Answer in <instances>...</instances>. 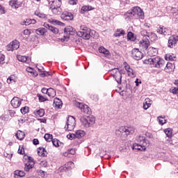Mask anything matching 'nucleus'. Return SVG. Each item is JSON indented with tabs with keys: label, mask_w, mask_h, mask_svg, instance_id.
Returning a JSON list of instances; mask_svg holds the SVG:
<instances>
[{
	"label": "nucleus",
	"mask_w": 178,
	"mask_h": 178,
	"mask_svg": "<svg viewBox=\"0 0 178 178\" xmlns=\"http://www.w3.org/2000/svg\"><path fill=\"white\" fill-rule=\"evenodd\" d=\"M132 58H134L135 60H140V59H143V54L138 49H134L132 50Z\"/></svg>",
	"instance_id": "9d476101"
},
{
	"label": "nucleus",
	"mask_w": 178,
	"mask_h": 178,
	"mask_svg": "<svg viewBox=\"0 0 178 178\" xmlns=\"http://www.w3.org/2000/svg\"><path fill=\"white\" fill-rule=\"evenodd\" d=\"M67 154H70L71 155H74V154H76V149H71L70 150H68L67 153H65L64 156H67Z\"/></svg>",
	"instance_id": "6e6d98bb"
},
{
	"label": "nucleus",
	"mask_w": 178,
	"mask_h": 178,
	"mask_svg": "<svg viewBox=\"0 0 178 178\" xmlns=\"http://www.w3.org/2000/svg\"><path fill=\"white\" fill-rule=\"evenodd\" d=\"M164 70L167 73H172V72H173V70H175V66L173 65V64H172L170 63H168L166 64V66H165Z\"/></svg>",
	"instance_id": "5701e85b"
},
{
	"label": "nucleus",
	"mask_w": 178,
	"mask_h": 178,
	"mask_svg": "<svg viewBox=\"0 0 178 178\" xmlns=\"http://www.w3.org/2000/svg\"><path fill=\"white\" fill-rule=\"evenodd\" d=\"M3 155L6 158H8V159H10V158H12V153H8L5 152Z\"/></svg>",
	"instance_id": "052dcab7"
},
{
	"label": "nucleus",
	"mask_w": 178,
	"mask_h": 178,
	"mask_svg": "<svg viewBox=\"0 0 178 178\" xmlns=\"http://www.w3.org/2000/svg\"><path fill=\"white\" fill-rule=\"evenodd\" d=\"M53 105L55 108H58V109H60L63 105L62 100L59 99H55L54 101Z\"/></svg>",
	"instance_id": "a878e982"
},
{
	"label": "nucleus",
	"mask_w": 178,
	"mask_h": 178,
	"mask_svg": "<svg viewBox=\"0 0 178 178\" xmlns=\"http://www.w3.org/2000/svg\"><path fill=\"white\" fill-rule=\"evenodd\" d=\"M135 131L134 127H121L119 129L115 131V134L121 136V134H126V136H130L134 134Z\"/></svg>",
	"instance_id": "0eeeda50"
},
{
	"label": "nucleus",
	"mask_w": 178,
	"mask_h": 178,
	"mask_svg": "<svg viewBox=\"0 0 178 178\" xmlns=\"http://www.w3.org/2000/svg\"><path fill=\"white\" fill-rule=\"evenodd\" d=\"M38 97L39 99L40 102H45V101H47V99L45 98V97L38 94Z\"/></svg>",
	"instance_id": "5fc2aeb1"
},
{
	"label": "nucleus",
	"mask_w": 178,
	"mask_h": 178,
	"mask_svg": "<svg viewBox=\"0 0 178 178\" xmlns=\"http://www.w3.org/2000/svg\"><path fill=\"white\" fill-rule=\"evenodd\" d=\"M47 95L49 97H51L52 98H54V97L56 95L55 90H54V88H49L47 92Z\"/></svg>",
	"instance_id": "a19ab883"
},
{
	"label": "nucleus",
	"mask_w": 178,
	"mask_h": 178,
	"mask_svg": "<svg viewBox=\"0 0 178 178\" xmlns=\"http://www.w3.org/2000/svg\"><path fill=\"white\" fill-rule=\"evenodd\" d=\"M68 3H70V5H76L77 0H68Z\"/></svg>",
	"instance_id": "e2e57ef3"
},
{
	"label": "nucleus",
	"mask_w": 178,
	"mask_h": 178,
	"mask_svg": "<svg viewBox=\"0 0 178 178\" xmlns=\"http://www.w3.org/2000/svg\"><path fill=\"white\" fill-rule=\"evenodd\" d=\"M157 33H159V34H163V35H166L169 34V30L165 27H160L157 30Z\"/></svg>",
	"instance_id": "cd10ccee"
},
{
	"label": "nucleus",
	"mask_w": 178,
	"mask_h": 178,
	"mask_svg": "<svg viewBox=\"0 0 178 178\" xmlns=\"http://www.w3.org/2000/svg\"><path fill=\"white\" fill-rule=\"evenodd\" d=\"M15 136L18 140H23V138H24V132L22 131H18Z\"/></svg>",
	"instance_id": "58836bf2"
},
{
	"label": "nucleus",
	"mask_w": 178,
	"mask_h": 178,
	"mask_svg": "<svg viewBox=\"0 0 178 178\" xmlns=\"http://www.w3.org/2000/svg\"><path fill=\"white\" fill-rule=\"evenodd\" d=\"M140 34L145 38H143L142 40L140 41V44L142 45H149V39L147 38L148 37V34H149V33H148L147 30L143 29L140 31Z\"/></svg>",
	"instance_id": "1a4fd4ad"
},
{
	"label": "nucleus",
	"mask_w": 178,
	"mask_h": 178,
	"mask_svg": "<svg viewBox=\"0 0 178 178\" xmlns=\"http://www.w3.org/2000/svg\"><path fill=\"white\" fill-rule=\"evenodd\" d=\"M38 154L39 156H47V151L44 147H39L38 150Z\"/></svg>",
	"instance_id": "473e14b6"
},
{
	"label": "nucleus",
	"mask_w": 178,
	"mask_h": 178,
	"mask_svg": "<svg viewBox=\"0 0 178 178\" xmlns=\"http://www.w3.org/2000/svg\"><path fill=\"white\" fill-rule=\"evenodd\" d=\"M11 105L13 106V108H19V106L22 105V100L18 97H14L11 100Z\"/></svg>",
	"instance_id": "6ab92c4d"
},
{
	"label": "nucleus",
	"mask_w": 178,
	"mask_h": 178,
	"mask_svg": "<svg viewBox=\"0 0 178 178\" xmlns=\"http://www.w3.org/2000/svg\"><path fill=\"white\" fill-rule=\"evenodd\" d=\"M26 72H28V73H31V74H33V76H34L35 77H37L38 76V73L34 70V69H33L31 67H28L26 68Z\"/></svg>",
	"instance_id": "f704fd0d"
},
{
	"label": "nucleus",
	"mask_w": 178,
	"mask_h": 178,
	"mask_svg": "<svg viewBox=\"0 0 178 178\" xmlns=\"http://www.w3.org/2000/svg\"><path fill=\"white\" fill-rule=\"evenodd\" d=\"M19 42L17 40H14L9 44V45H19Z\"/></svg>",
	"instance_id": "680f3d73"
},
{
	"label": "nucleus",
	"mask_w": 178,
	"mask_h": 178,
	"mask_svg": "<svg viewBox=\"0 0 178 178\" xmlns=\"http://www.w3.org/2000/svg\"><path fill=\"white\" fill-rule=\"evenodd\" d=\"M67 138L69 140H73V138H76V135L75 134H69L67 135Z\"/></svg>",
	"instance_id": "13d9d810"
},
{
	"label": "nucleus",
	"mask_w": 178,
	"mask_h": 178,
	"mask_svg": "<svg viewBox=\"0 0 178 178\" xmlns=\"http://www.w3.org/2000/svg\"><path fill=\"white\" fill-rule=\"evenodd\" d=\"M124 68L129 77H134L136 76V71L133 68H131L127 63H124Z\"/></svg>",
	"instance_id": "f8f14e48"
},
{
	"label": "nucleus",
	"mask_w": 178,
	"mask_h": 178,
	"mask_svg": "<svg viewBox=\"0 0 178 178\" xmlns=\"http://www.w3.org/2000/svg\"><path fill=\"white\" fill-rule=\"evenodd\" d=\"M157 120H159V124H161V126H163V124L166 123V120L162 116L158 117Z\"/></svg>",
	"instance_id": "09e8293b"
},
{
	"label": "nucleus",
	"mask_w": 178,
	"mask_h": 178,
	"mask_svg": "<svg viewBox=\"0 0 178 178\" xmlns=\"http://www.w3.org/2000/svg\"><path fill=\"white\" fill-rule=\"evenodd\" d=\"M124 19L129 20L130 19H144V11L140 7H133L132 9L128 10L124 14Z\"/></svg>",
	"instance_id": "f257e3e1"
},
{
	"label": "nucleus",
	"mask_w": 178,
	"mask_h": 178,
	"mask_svg": "<svg viewBox=\"0 0 178 178\" xmlns=\"http://www.w3.org/2000/svg\"><path fill=\"white\" fill-rule=\"evenodd\" d=\"M51 24H58V26H63V23L56 19H49Z\"/></svg>",
	"instance_id": "8fccbe9b"
},
{
	"label": "nucleus",
	"mask_w": 178,
	"mask_h": 178,
	"mask_svg": "<svg viewBox=\"0 0 178 178\" xmlns=\"http://www.w3.org/2000/svg\"><path fill=\"white\" fill-rule=\"evenodd\" d=\"M99 52H100V54H103L104 55H109V50L105 49V47L102 46L99 48Z\"/></svg>",
	"instance_id": "ea45409f"
},
{
	"label": "nucleus",
	"mask_w": 178,
	"mask_h": 178,
	"mask_svg": "<svg viewBox=\"0 0 178 178\" xmlns=\"http://www.w3.org/2000/svg\"><path fill=\"white\" fill-rule=\"evenodd\" d=\"M136 143L133 145V149H138V151H145L148 147V140L145 136H139L136 138Z\"/></svg>",
	"instance_id": "7ed1b4c3"
},
{
	"label": "nucleus",
	"mask_w": 178,
	"mask_h": 178,
	"mask_svg": "<svg viewBox=\"0 0 178 178\" xmlns=\"http://www.w3.org/2000/svg\"><path fill=\"white\" fill-rule=\"evenodd\" d=\"M176 56L172 54H166L165 55V60H175Z\"/></svg>",
	"instance_id": "3c124183"
},
{
	"label": "nucleus",
	"mask_w": 178,
	"mask_h": 178,
	"mask_svg": "<svg viewBox=\"0 0 178 178\" xmlns=\"http://www.w3.org/2000/svg\"><path fill=\"white\" fill-rule=\"evenodd\" d=\"M29 106H24L21 108V113L22 115H26V113H29Z\"/></svg>",
	"instance_id": "864d4df0"
},
{
	"label": "nucleus",
	"mask_w": 178,
	"mask_h": 178,
	"mask_svg": "<svg viewBox=\"0 0 178 178\" xmlns=\"http://www.w3.org/2000/svg\"><path fill=\"white\" fill-rule=\"evenodd\" d=\"M115 72H117V74H113V77L115 79V81L118 84H120L122 83V73H120V71L119 70H115Z\"/></svg>",
	"instance_id": "aec40b11"
},
{
	"label": "nucleus",
	"mask_w": 178,
	"mask_h": 178,
	"mask_svg": "<svg viewBox=\"0 0 178 178\" xmlns=\"http://www.w3.org/2000/svg\"><path fill=\"white\" fill-rule=\"evenodd\" d=\"M80 121L81 122L82 126L88 129V127H91L95 124V117L90 115L88 117H81L80 118Z\"/></svg>",
	"instance_id": "423d86ee"
},
{
	"label": "nucleus",
	"mask_w": 178,
	"mask_h": 178,
	"mask_svg": "<svg viewBox=\"0 0 178 178\" xmlns=\"http://www.w3.org/2000/svg\"><path fill=\"white\" fill-rule=\"evenodd\" d=\"M40 76L41 77H45L47 76H51V74H49V72H42L40 74Z\"/></svg>",
	"instance_id": "69168bd1"
},
{
	"label": "nucleus",
	"mask_w": 178,
	"mask_h": 178,
	"mask_svg": "<svg viewBox=\"0 0 178 178\" xmlns=\"http://www.w3.org/2000/svg\"><path fill=\"white\" fill-rule=\"evenodd\" d=\"M164 133L168 138H170V137H172V129L170 128L165 129Z\"/></svg>",
	"instance_id": "c03bdc74"
},
{
	"label": "nucleus",
	"mask_w": 178,
	"mask_h": 178,
	"mask_svg": "<svg viewBox=\"0 0 178 178\" xmlns=\"http://www.w3.org/2000/svg\"><path fill=\"white\" fill-rule=\"evenodd\" d=\"M124 34H126V32L124 31V30L122 29H119L115 31L114 37H122V35H124Z\"/></svg>",
	"instance_id": "393cba45"
},
{
	"label": "nucleus",
	"mask_w": 178,
	"mask_h": 178,
	"mask_svg": "<svg viewBox=\"0 0 178 178\" xmlns=\"http://www.w3.org/2000/svg\"><path fill=\"white\" fill-rule=\"evenodd\" d=\"M95 34H97L95 31H91V29L84 25L81 26L80 31L76 32L78 37H81L83 40H90L91 37L92 38H97V36L94 35Z\"/></svg>",
	"instance_id": "f03ea898"
},
{
	"label": "nucleus",
	"mask_w": 178,
	"mask_h": 178,
	"mask_svg": "<svg viewBox=\"0 0 178 178\" xmlns=\"http://www.w3.org/2000/svg\"><path fill=\"white\" fill-rule=\"evenodd\" d=\"M127 37L128 41L134 42V40L136 39V36H134V33H133L131 31L128 32Z\"/></svg>",
	"instance_id": "c9c22d12"
},
{
	"label": "nucleus",
	"mask_w": 178,
	"mask_h": 178,
	"mask_svg": "<svg viewBox=\"0 0 178 178\" xmlns=\"http://www.w3.org/2000/svg\"><path fill=\"white\" fill-rule=\"evenodd\" d=\"M5 13V8L0 6V15H3Z\"/></svg>",
	"instance_id": "338daca9"
},
{
	"label": "nucleus",
	"mask_w": 178,
	"mask_h": 178,
	"mask_svg": "<svg viewBox=\"0 0 178 178\" xmlns=\"http://www.w3.org/2000/svg\"><path fill=\"white\" fill-rule=\"evenodd\" d=\"M52 144L54 147H59V140L58 139H53Z\"/></svg>",
	"instance_id": "4d7b16f0"
},
{
	"label": "nucleus",
	"mask_w": 178,
	"mask_h": 178,
	"mask_svg": "<svg viewBox=\"0 0 178 178\" xmlns=\"http://www.w3.org/2000/svg\"><path fill=\"white\" fill-rule=\"evenodd\" d=\"M174 84H175L176 86H172L170 88V92H172V94H175L176 95H178V80L175 81L174 82Z\"/></svg>",
	"instance_id": "b1692460"
},
{
	"label": "nucleus",
	"mask_w": 178,
	"mask_h": 178,
	"mask_svg": "<svg viewBox=\"0 0 178 178\" xmlns=\"http://www.w3.org/2000/svg\"><path fill=\"white\" fill-rule=\"evenodd\" d=\"M21 24L22 26H30V24H31L30 19H24L21 22Z\"/></svg>",
	"instance_id": "603ef678"
},
{
	"label": "nucleus",
	"mask_w": 178,
	"mask_h": 178,
	"mask_svg": "<svg viewBox=\"0 0 178 178\" xmlns=\"http://www.w3.org/2000/svg\"><path fill=\"white\" fill-rule=\"evenodd\" d=\"M16 81H17V77L15 75H11L7 79L8 84H15Z\"/></svg>",
	"instance_id": "c756f323"
},
{
	"label": "nucleus",
	"mask_w": 178,
	"mask_h": 178,
	"mask_svg": "<svg viewBox=\"0 0 178 178\" xmlns=\"http://www.w3.org/2000/svg\"><path fill=\"white\" fill-rule=\"evenodd\" d=\"M76 127V119L73 116H68L65 126L66 131H72Z\"/></svg>",
	"instance_id": "6e6552de"
},
{
	"label": "nucleus",
	"mask_w": 178,
	"mask_h": 178,
	"mask_svg": "<svg viewBox=\"0 0 178 178\" xmlns=\"http://www.w3.org/2000/svg\"><path fill=\"white\" fill-rule=\"evenodd\" d=\"M35 33L38 35H45V33H47V29L45 28H39L35 30Z\"/></svg>",
	"instance_id": "7c9ffc66"
},
{
	"label": "nucleus",
	"mask_w": 178,
	"mask_h": 178,
	"mask_svg": "<svg viewBox=\"0 0 178 178\" xmlns=\"http://www.w3.org/2000/svg\"><path fill=\"white\" fill-rule=\"evenodd\" d=\"M33 144L34 145H38V144H40V141H38V139L35 138L33 140Z\"/></svg>",
	"instance_id": "774afa93"
},
{
	"label": "nucleus",
	"mask_w": 178,
	"mask_h": 178,
	"mask_svg": "<svg viewBox=\"0 0 178 178\" xmlns=\"http://www.w3.org/2000/svg\"><path fill=\"white\" fill-rule=\"evenodd\" d=\"M143 63L145 65H153L154 67H158L159 69H162L165 66V60L158 56L146 58L143 60Z\"/></svg>",
	"instance_id": "20e7f679"
},
{
	"label": "nucleus",
	"mask_w": 178,
	"mask_h": 178,
	"mask_svg": "<svg viewBox=\"0 0 178 178\" xmlns=\"http://www.w3.org/2000/svg\"><path fill=\"white\" fill-rule=\"evenodd\" d=\"M5 60V55L0 53V65Z\"/></svg>",
	"instance_id": "0e129e2a"
},
{
	"label": "nucleus",
	"mask_w": 178,
	"mask_h": 178,
	"mask_svg": "<svg viewBox=\"0 0 178 178\" xmlns=\"http://www.w3.org/2000/svg\"><path fill=\"white\" fill-rule=\"evenodd\" d=\"M77 108H79L81 109V112H83L84 113H90V107L88 106L83 104V103H77L76 104Z\"/></svg>",
	"instance_id": "4468645a"
},
{
	"label": "nucleus",
	"mask_w": 178,
	"mask_h": 178,
	"mask_svg": "<svg viewBox=\"0 0 178 178\" xmlns=\"http://www.w3.org/2000/svg\"><path fill=\"white\" fill-rule=\"evenodd\" d=\"M74 134L76 138H81L86 136V132L83 130H78L74 133Z\"/></svg>",
	"instance_id": "c85d7f7f"
},
{
	"label": "nucleus",
	"mask_w": 178,
	"mask_h": 178,
	"mask_svg": "<svg viewBox=\"0 0 178 178\" xmlns=\"http://www.w3.org/2000/svg\"><path fill=\"white\" fill-rule=\"evenodd\" d=\"M33 168H34V161H28L25 163L24 170L25 172H30V170Z\"/></svg>",
	"instance_id": "4be33fe9"
},
{
	"label": "nucleus",
	"mask_w": 178,
	"mask_h": 178,
	"mask_svg": "<svg viewBox=\"0 0 178 178\" xmlns=\"http://www.w3.org/2000/svg\"><path fill=\"white\" fill-rule=\"evenodd\" d=\"M34 15L40 19H47V15L40 12L38 10L35 11Z\"/></svg>",
	"instance_id": "72a5a7b5"
},
{
	"label": "nucleus",
	"mask_w": 178,
	"mask_h": 178,
	"mask_svg": "<svg viewBox=\"0 0 178 178\" xmlns=\"http://www.w3.org/2000/svg\"><path fill=\"white\" fill-rule=\"evenodd\" d=\"M67 170V168H66V166H61L58 168V172L60 173H63V172H66Z\"/></svg>",
	"instance_id": "bf43d9fd"
},
{
	"label": "nucleus",
	"mask_w": 178,
	"mask_h": 178,
	"mask_svg": "<svg viewBox=\"0 0 178 178\" xmlns=\"http://www.w3.org/2000/svg\"><path fill=\"white\" fill-rule=\"evenodd\" d=\"M44 27H45L46 29H48V30H49V31L53 33V34H59V29L56 27L52 26L47 23L44 24Z\"/></svg>",
	"instance_id": "f3484780"
},
{
	"label": "nucleus",
	"mask_w": 178,
	"mask_h": 178,
	"mask_svg": "<svg viewBox=\"0 0 178 178\" xmlns=\"http://www.w3.org/2000/svg\"><path fill=\"white\" fill-rule=\"evenodd\" d=\"M9 5L13 9H17L22 6V3L19 0H11L9 1Z\"/></svg>",
	"instance_id": "dca6fc26"
},
{
	"label": "nucleus",
	"mask_w": 178,
	"mask_h": 178,
	"mask_svg": "<svg viewBox=\"0 0 178 178\" xmlns=\"http://www.w3.org/2000/svg\"><path fill=\"white\" fill-rule=\"evenodd\" d=\"M14 175L15 176H19V177H24V176H26V173L24 172V171L22 170H15Z\"/></svg>",
	"instance_id": "79ce46f5"
},
{
	"label": "nucleus",
	"mask_w": 178,
	"mask_h": 178,
	"mask_svg": "<svg viewBox=\"0 0 178 178\" xmlns=\"http://www.w3.org/2000/svg\"><path fill=\"white\" fill-rule=\"evenodd\" d=\"M6 49H7V51H15V49H19V45H7L6 46Z\"/></svg>",
	"instance_id": "37998d69"
},
{
	"label": "nucleus",
	"mask_w": 178,
	"mask_h": 178,
	"mask_svg": "<svg viewBox=\"0 0 178 178\" xmlns=\"http://www.w3.org/2000/svg\"><path fill=\"white\" fill-rule=\"evenodd\" d=\"M35 115H36L37 116H40V118H42V116L45 115V111H44V109L41 108L38 111H36Z\"/></svg>",
	"instance_id": "a18cd8bd"
},
{
	"label": "nucleus",
	"mask_w": 178,
	"mask_h": 178,
	"mask_svg": "<svg viewBox=\"0 0 178 178\" xmlns=\"http://www.w3.org/2000/svg\"><path fill=\"white\" fill-rule=\"evenodd\" d=\"M65 35L63 38L58 39L61 42H67L70 38V35L76 34V29L72 26H67L64 31Z\"/></svg>",
	"instance_id": "39448f33"
},
{
	"label": "nucleus",
	"mask_w": 178,
	"mask_h": 178,
	"mask_svg": "<svg viewBox=\"0 0 178 178\" xmlns=\"http://www.w3.org/2000/svg\"><path fill=\"white\" fill-rule=\"evenodd\" d=\"M147 38H149L151 41H156V40L158 39V36L155 34V33L152 32L148 33Z\"/></svg>",
	"instance_id": "4c0bfd02"
},
{
	"label": "nucleus",
	"mask_w": 178,
	"mask_h": 178,
	"mask_svg": "<svg viewBox=\"0 0 178 178\" xmlns=\"http://www.w3.org/2000/svg\"><path fill=\"white\" fill-rule=\"evenodd\" d=\"M65 166L67 170L69 169H73V168H74V163L69 161L65 165Z\"/></svg>",
	"instance_id": "49530a36"
},
{
	"label": "nucleus",
	"mask_w": 178,
	"mask_h": 178,
	"mask_svg": "<svg viewBox=\"0 0 178 178\" xmlns=\"http://www.w3.org/2000/svg\"><path fill=\"white\" fill-rule=\"evenodd\" d=\"M151 102H152V101L150 100L149 98H146L143 102V109L147 111V109L151 106Z\"/></svg>",
	"instance_id": "bb28decb"
},
{
	"label": "nucleus",
	"mask_w": 178,
	"mask_h": 178,
	"mask_svg": "<svg viewBox=\"0 0 178 178\" xmlns=\"http://www.w3.org/2000/svg\"><path fill=\"white\" fill-rule=\"evenodd\" d=\"M145 49H147V54L149 56H156L158 55V49L148 46H145Z\"/></svg>",
	"instance_id": "ddd939ff"
},
{
	"label": "nucleus",
	"mask_w": 178,
	"mask_h": 178,
	"mask_svg": "<svg viewBox=\"0 0 178 178\" xmlns=\"http://www.w3.org/2000/svg\"><path fill=\"white\" fill-rule=\"evenodd\" d=\"M89 10H92V6H83L81 9V13H84L85 12H88Z\"/></svg>",
	"instance_id": "e433bc0d"
},
{
	"label": "nucleus",
	"mask_w": 178,
	"mask_h": 178,
	"mask_svg": "<svg viewBox=\"0 0 178 178\" xmlns=\"http://www.w3.org/2000/svg\"><path fill=\"white\" fill-rule=\"evenodd\" d=\"M54 136L51 134H44V139L46 140V141H48L49 143H50V141H52L54 139Z\"/></svg>",
	"instance_id": "de8ad7c7"
},
{
	"label": "nucleus",
	"mask_w": 178,
	"mask_h": 178,
	"mask_svg": "<svg viewBox=\"0 0 178 178\" xmlns=\"http://www.w3.org/2000/svg\"><path fill=\"white\" fill-rule=\"evenodd\" d=\"M17 59L19 62H22L23 63H26L27 65H29V63H30V62H31V59H30V57H27V56H24L19 55L17 56Z\"/></svg>",
	"instance_id": "a211bd4d"
},
{
	"label": "nucleus",
	"mask_w": 178,
	"mask_h": 178,
	"mask_svg": "<svg viewBox=\"0 0 178 178\" xmlns=\"http://www.w3.org/2000/svg\"><path fill=\"white\" fill-rule=\"evenodd\" d=\"M168 44L171 45H175V44H178V36L177 35H172L169 38Z\"/></svg>",
	"instance_id": "412c9836"
},
{
	"label": "nucleus",
	"mask_w": 178,
	"mask_h": 178,
	"mask_svg": "<svg viewBox=\"0 0 178 178\" xmlns=\"http://www.w3.org/2000/svg\"><path fill=\"white\" fill-rule=\"evenodd\" d=\"M50 9L54 15H60L62 13V8H60V7H54Z\"/></svg>",
	"instance_id": "2f4dec72"
},
{
	"label": "nucleus",
	"mask_w": 178,
	"mask_h": 178,
	"mask_svg": "<svg viewBox=\"0 0 178 178\" xmlns=\"http://www.w3.org/2000/svg\"><path fill=\"white\" fill-rule=\"evenodd\" d=\"M49 5L51 8H60L62 0H49Z\"/></svg>",
	"instance_id": "2eb2a0df"
},
{
	"label": "nucleus",
	"mask_w": 178,
	"mask_h": 178,
	"mask_svg": "<svg viewBox=\"0 0 178 178\" xmlns=\"http://www.w3.org/2000/svg\"><path fill=\"white\" fill-rule=\"evenodd\" d=\"M60 17L63 20H73V14L68 11H64L62 13Z\"/></svg>",
	"instance_id": "9b49d317"
}]
</instances>
